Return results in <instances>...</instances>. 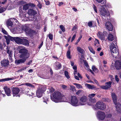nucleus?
<instances>
[{
    "label": "nucleus",
    "instance_id": "22",
    "mask_svg": "<svg viewBox=\"0 0 121 121\" xmlns=\"http://www.w3.org/2000/svg\"><path fill=\"white\" fill-rule=\"evenodd\" d=\"M23 29V26L22 25H20L17 26L16 28H15V30L16 31L19 33H21L22 32V30Z\"/></svg>",
    "mask_w": 121,
    "mask_h": 121
},
{
    "label": "nucleus",
    "instance_id": "48",
    "mask_svg": "<svg viewBox=\"0 0 121 121\" xmlns=\"http://www.w3.org/2000/svg\"><path fill=\"white\" fill-rule=\"evenodd\" d=\"M70 89L71 90H72L73 91L75 90V87L73 86L70 85Z\"/></svg>",
    "mask_w": 121,
    "mask_h": 121
},
{
    "label": "nucleus",
    "instance_id": "32",
    "mask_svg": "<svg viewBox=\"0 0 121 121\" xmlns=\"http://www.w3.org/2000/svg\"><path fill=\"white\" fill-rule=\"evenodd\" d=\"M70 50L69 49L68 50L67 54V56L68 58L69 59H70L71 58V57L70 56Z\"/></svg>",
    "mask_w": 121,
    "mask_h": 121
},
{
    "label": "nucleus",
    "instance_id": "30",
    "mask_svg": "<svg viewBox=\"0 0 121 121\" xmlns=\"http://www.w3.org/2000/svg\"><path fill=\"white\" fill-rule=\"evenodd\" d=\"M12 78H7L0 79V82H3L13 80Z\"/></svg>",
    "mask_w": 121,
    "mask_h": 121
},
{
    "label": "nucleus",
    "instance_id": "44",
    "mask_svg": "<svg viewBox=\"0 0 121 121\" xmlns=\"http://www.w3.org/2000/svg\"><path fill=\"white\" fill-rule=\"evenodd\" d=\"M95 95V94H90L89 95V96L90 98V99L92 98Z\"/></svg>",
    "mask_w": 121,
    "mask_h": 121
},
{
    "label": "nucleus",
    "instance_id": "10",
    "mask_svg": "<svg viewBox=\"0 0 121 121\" xmlns=\"http://www.w3.org/2000/svg\"><path fill=\"white\" fill-rule=\"evenodd\" d=\"M107 32L106 31H104L103 33L100 31H99L97 34V35L101 40H104L105 37L107 36Z\"/></svg>",
    "mask_w": 121,
    "mask_h": 121
},
{
    "label": "nucleus",
    "instance_id": "63",
    "mask_svg": "<svg viewBox=\"0 0 121 121\" xmlns=\"http://www.w3.org/2000/svg\"><path fill=\"white\" fill-rule=\"evenodd\" d=\"M77 75L80 78H82V77L81 76V75L79 73H78Z\"/></svg>",
    "mask_w": 121,
    "mask_h": 121
},
{
    "label": "nucleus",
    "instance_id": "19",
    "mask_svg": "<svg viewBox=\"0 0 121 121\" xmlns=\"http://www.w3.org/2000/svg\"><path fill=\"white\" fill-rule=\"evenodd\" d=\"M28 13L30 15L34 16L37 14V12L33 9H30L28 11Z\"/></svg>",
    "mask_w": 121,
    "mask_h": 121
},
{
    "label": "nucleus",
    "instance_id": "39",
    "mask_svg": "<svg viewBox=\"0 0 121 121\" xmlns=\"http://www.w3.org/2000/svg\"><path fill=\"white\" fill-rule=\"evenodd\" d=\"M60 27L62 31L63 32L65 31V29L64 26L62 25H60Z\"/></svg>",
    "mask_w": 121,
    "mask_h": 121
},
{
    "label": "nucleus",
    "instance_id": "29",
    "mask_svg": "<svg viewBox=\"0 0 121 121\" xmlns=\"http://www.w3.org/2000/svg\"><path fill=\"white\" fill-rule=\"evenodd\" d=\"M8 47H7V52L9 54V58H11L12 56V51L11 50H10L8 48Z\"/></svg>",
    "mask_w": 121,
    "mask_h": 121
},
{
    "label": "nucleus",
    "instance_id": "47",
    "mask_svg": "<svg viewBox=\"0 0 121 121\" xmlns=\"http://www.w3.org/2000/svg\"><path fill=\"white\" fill-rule=\"evenodd\" d=\"M29 6H30L31 7H34L35 6V5L33 3H28Z\"/></svg>",
    "mask_w": 121,
    "mask_h": 121
},
{
    "label": "nucleus",
    "instance_id": "43",
    "mask_svg": "<svg viewBox=\"0 0 121 121\" xmlns=\"http://www.w3.org/2000/svg\"><path fill=\"white\" fill-rule=\"evenodd\" d=\"M48 37L51 40H52L53 39V35L51 34L50 33L48 35Z\"/></svg>",
    "mask_w": 121,
    "mask_h": 121
},
{
    "label": "nucleus",
    "instance_id": "21",
    "mask_svg": "<svg viewBox=\"0 0 121 121\" xmlns=\"http://www.w3.org/2000/svg\"><path fill=\"white\" fill-rule=\"evenodd\" d=\"M4 89L7 95L8 96H10L11 91L10 89L6 86H5Z\"/></svg>",
    "mask_w": 121,
    "mask_h": 121
},
{
    "label": "nucleus",
    "instance_id": "46",
    "mask_svg": "<svg viewBox=\"0 0 121 121\" xmlns=\"http://www.w3.org/2000/svg\"><path fill=\"white\" fill-rule=\"evenodd\" d=\"M1 30L2 32L4 34L6 35H8V33L4 29L2 28Z\"/></svg>",
    "mask_w": 121,
    "mask_h": 121
},
{
    "label": "nucleus",
    "instance_id": "17",
    "mask_svg": "<svg viewBox=\"0 0 121 121\" xmlns=\"http://www.w3.org/2000/svg\"><path fill=\"white\" fill-rule=\"evenodd\" d=\"M1 65L4 67L7 66L9 64V61L8 60L4 59L0 62Z\"/></svg>",
    "mask_w": 121,
    "mask_h": 121
},
{
    "label": "nucleus",
    "instance_id": "12",
    "mask_svg": "<svg viewBox=\"0 0 121 121\" xmlns=\"http://www.w3.org/2000/svg\"><path fill=\"white\" fill-rule=\"evenodd\" d=\"M115 66L117 70H119L121 69V60H117L115 63Z\"/></svg>",
    "mask_w": 121,
    "mask_h": 121
},
{
    "label": "nucleus",
    "instance_id": "26",
    "mask_svg": "<svg viewBox=\"0 0 121 121\" xmlns=\"http://www.w3.org/2000/svg\"><path fill=\"white\" fill-rule=\"evenodd\" d=\"M22 44L25 45H28V42L27 40L25 39L22 37Z\"/></svg>",
    "mask_w": 121,
    "mask_h": 121
},
{
    "label": "nucleus",
    "instance_id": "54",
    "mask_svg": "<svg viewBox=\"0 0 121 121\" xmlns=\"http://www.w3.org/2000/svg\"><path fill=\"white\" fill-rule=\"evenodd\" d=\"M103 100L105 101H110V99H107L106 98H104L103 99Z\"/></svg>",
    "mask_w": 121,
    "mask_h": 121
},
{
    "label": "nucleus",
    "instance_id": "24",
    "mask_svg": "<svg viewBox=\"0 0 121 121\" xmlns=\"http://www.w3.org/2000/svg\"><path fill=\"white\" fill-rule=\"evenodd\" d=\"M111 96L113 101L114 104H116L117 103V97L116 94L114 93H111Z\"/></svg>",
    "mask_w": 121,
    "mask_h": 121
},
{
    "label": "nucleus",
    "instance_id": "13",
    "mask_svg": "<svg viewBox=\"0 0 121 121\" xmlns=\"http://www.w3.org/2000/svg\"><path fill=\"white\" fill-rule=\"evenodd\" d=\"M112 82H109L106 83L105 86H100L101 88L104 89H107L110 88L111 87V85L112 84Z\"/></svg>",
    "mask_w": 121,
    "mask_h": 121
},
{
    "label": "nucleus",
    "instance_id": "2",
    "mask_svg": "<svg viewBox=\"0 0 121 121\" xmlns=\"http://www.w3.org/2000/svg\"><path fill=\"white\" fill-rule=\"evenodd\" d=\"M110 50L112 55L114 57L117 58V56L118 55V50L116 48L115 44L113 43H111L109 45Z\"/></svg>",
    "mask_w": 121,
    "mask_h": 121
},
{
    "label": "nucleus",
    "instance_id": "42",
    "mask_svg": "<svg viewBox=\"0 0 121 121\" xmlns=\"http://www.w3.org/2000/svg\"><path fill=\"white\" fill-rule=\"evenodd\" d=\"M112 116V115L111 114L109 113L107 114L106 115L105 117L107 118H110Z\"/></svg>",
    "mask_w": 121,
    "mask_h": 121
},
{
    "label": "nucleus",
    "instance_id": "6",
    "mask_svg": "<svg viewBox=\"0 0 121 121\" xmlns=\"http://www.w3.org/2000/svg\"><path fill=\"white\" fill-rule=\"evenodd\" d=\"M18 22L15 18H11L8 19L6 21V24L8 26H12L16 24V23Z\"/></svg>",
    "mask_w": 121,
    "mask_h": 121
},
{
    "label": "nucleus",
    "instance_id": "33",
    "mask_svg": "<svg viewBox=\"0 0 121 121\" xmlns=\"http://www.w3.org/2000/svg\"><path fill=\"white\" fill-rule=\"evenodd\" d=\"M56 65L57 69H60L61 67V64L58 62H56L55 63Z\"/></svg>",
    "mask_w": 121,
    "mask_h": 121
},
{
    "label": "nucleus",
    "instance_id": "38",
    "mask_svg": "<svg viewBox=\"0 0 121 121\" xmlns=\"http://www.w3.org/2000/svg\"><path fill=\"white\" fill-rule=\"evenodd\" d=\"M6 9L5 8H3L0 7V13L3 12L6 10Z\"/></svg>",
    "mask_w": 121,
    "mask_h": 121
},
{
    "label": "nucleus",
    "instance_id": "58",
    "mask_svg": "<svg viewBox=\"0 0 121 121\" xmlns=\"http://www.w3.org/2000/svg\"><path fill=\"white\" fill-rule=\"evenodd\" d=\"M93 8L94 9V11H95V12L96 13H97V9H96V6H95L94 5H93Z\"/></svg>",
    "mask_w": 121,
    "mask_h": 121
},
{
    "label": "nucleus",
    "instance_id": "37",
    "mask_svg": "<svg viewBox=\"0 0 121 121\" xmlns=\"http://www.w3.org/2000/svg\"><path fill=\"white\" fill-rule=\"evenodd\" d=\"M92 69L93 71L95 72H98V70L94 66H93L92 67Z\"/></svg>",
    "mask_w": 121,
    "mask_h": 121
},
{
    "label": "nucleus",
    "instance_id": "40",
    "mask_svg": "<svg viewBox=\"0 0 121 121\" xmlns=\"http://www.w3.org/2000/svg\"><path fill=\"white\" fill-rule=\"evenodd\" d=\"M89 100L92 103H94L96 102V100L95 99H89Z\"/></svg>",
    "mask_w": 121,
    "mask_h": 121
},
{
    "label": "nucleus",
    "instance_id": "8",
    "mask_svg": "<svg viewBox=\"0 0 121 121\" xmlns=\"http://www.w3.org/2000/svg\"><path fill=\"white\" fill-rule=\"evenodd\" d=\"M96 107L101 110H104L106 108L105 104L102 101H99L95 105Z\"/></svg>",
    "mask_w": 121,
    "mask_h": 121
},
{
    "label": "nucleus",
    "instance_id": "7",
    "mask_svg": "<svg viewBox=\"0 0 121 121\" xmlns=\"http://www.w3.org/2000/svg\"><path fill=\"white\" fill-rule=\"evenodd\" d=\"M88 99L85 96H83L79 98V105H85L87 103Z\"/></svg>",
    "mask_w": 121,
    "mask_h": 121
},
{
    "label": "nucleus",
    "instance_id": "28",
    "mask_svg": "<svg viewBox=\"0 0 121 121\" xmlns=\"http://www.w3.org/2000/svg\"><path fill=\"white\" fill-rule=\"evenodd\" d=\"M77 50L78 52L81 54H83L84 52V50L79 46L77 47Z\"/></svg>",
    "mask_w": 121,
    "mask_h": 121
},
{
    "label": "nucleus",
    "instance_id": "16",
    "mask_svg": "<svg viewBox=\"0 0 121 121\" xmlns=\"http://www.w3.org/2000/svg\"><path fill=\"white\" fill-rule=\"evenodd\" d=\"M22 37H13V40L17 44H22Z\"/></svg>",
    "mask_w": 121,
    "mask_h": 121
},
{
    "label": "nucleus",
    "instance_id": "45",
    "mask_svg": "<svg viewBox=\"0 0 121 121\" xmlns=\"http://www.w3.org/2000/svg\"><path fill=\"white\" fill-rule=\"evenodd\" d=\"M77 29V25H75L73 28L72 31H74L75 30H76Z\"/></svg>",
    "mask_w": 121,
    "mask_h": 121
},
{
    "label": "nucleus",
    "instance_id": "25",
    "mask_svg": "<svg viewBox=\"0 0 121 121\" xmlns=\"http://www.w3.org/2000/svg\"><path fill=\"white\" fill-rule=\"evenodd\" d=\"M85 86L89 89H95L96 88V87L93 85H91L88 84H86L85 85Z\"/></svg>",
    "mask_w": 121,
    "mask_h": 121
},
{
    "label": "nucleus",
    "instance_id": "53",
    "mask_svg": "<svg viewBox=\"0 0 121 121\" xmlns=\"http://www.w3.org/2000/svg\"><path fill=\"white\" fill-rule=\"evenodd\" d=\"M31 84L29 83H26L24 84H22V85H26L27 86H28L29 87H30V86L31 85Z\"/></svg>",
    "mask_w": 121,
    "mask_h": 121
},
{
    "label": "nucleus",
    "instance_id": "11",
    "mask_svg": "<svg viewBox=\"0 0 121 121\" xmlns=\"http://www.w3.org/2000/svg\"><path fill=\"white\" fill-rule=\"evenodd\" d=\"M97 116L99 120H103L105 118L106 115L104 112L99 111L97 112Z\"/></svg>",
    "mask_w": 121,
    "mask_h": 121
},
{
    "label": "nucleus",
    "instance_id": "59",
    "mask_svg": "<svg viewBox=\"0 0 121 121\" xmlns=\"http://www.w3.org/2000/svg\"><path fill=\"white\" fill-rule=\"evenodd\" d=\"M84 65L87 68H88L89 67V66L88 65V63L86 62H85L84 63Z\"/></svg>",
    "mask_w": 121,
    "mask_h": 121
},
{
    "label": "nucleus",
    "instance_id": "50",
    "mask_svg": "<svg viewBox=\"0 0 121 121\" xmlns=\"http://www.w3.org/2000/svg\"><path fill=\"white\" fill-rule=\"evenodd\" d=\"M82 37V35H81L80 37L78 38L77 40V42H76L75 44H77L80 41Z\"/></svg>",
    "mask_w": 121,
    "mask_h": 121
},
{
    "label": "nucleus",
    "instance_id": "31",
    "mask_svg": "<svg viewBox=\"0 0 121 121\" xmlns=\"http://www.w3.org/2000/svg\"><path fill=\"white\" fill-rule=\"evenodd\" d=\"M29 7L28 4H26L23 6V9L24 10H26L28 9Z\"/></svg>",
    "mask_w": 121,
    "mask_h": 121
},
{
    "label": "nucleus",
    "instance_id": "51",
    "mask_svg": "<svg viewBox=\"0 0 121 121\" xmlns=\"http://www.w3.org/2000/svg\"><path fill=\"white\" fill-rule=\"evenodd\" d=\"M7 0H2L1 1H0V4H5Z\"/></svg>",
    "mask_w": 121,
    "mask_h": 121
},
{
    "label": "nucleus",
    "instance_id": "9",
    "mask_svg": "<svg viewBox=\"0 0 121 121\" xmlns=\"http://www.w3.org/2000/svg\"><path fill=\"white\" fill-rule=\"evenodd\" d=\"M70 101L71 104L73 106H76L79 105L77 98L74 96L71 97Z\"/></svg>",
    "mask_w": 121,
    "mask_h": 121
},
{
    "label": "nucleus",
    "instance_id": "1",
    "mask_svg": "<svg viewBox=\"0 0 121 121\" xmlns=\"http://www.w3.org/2000/svg\"><path fill=\"white\" fill-rule=\"evenodd\" d=\"M51 99L53 101L58 103L66 101L65 97L59 91H55L52 94V97L51 96Z\"/></svg>",
    "mask_w": 121,
    "mask_h": 121
},
{
    "label": "nucleus",
    "instance_id": "18",
    "mask_svg": "<svg viewBox=\"0 0 121 121\" xmlns=\"http://www.w3.org/2000/svg\"><path fill=\"white\" fill-rule=\"evenodd\" d=\"M12 92L13 95V96H17V95L20 91L19 89L15 87L13 88V90Z\"/></svg>",
    "mask_w": 121,
    "mask_h": 121
},
{
    "label": "nucleus",
    "instance_id": "3",
    "mask_svg": "<svg viewBox=\"0 0 121 121\" xmlns=\"http://www.w3.org/2000/svg\"><path fill=\"white\" fill-rule=\"evenodd\" d=\"M19 52L21 54L20 56V58H28L30 56V54L28 50L26 48H23L20 49Z\"/></svg>",
    "mask_w": 121,
    "mask_h": 121
},
{
    "label": "nucleus",
    "instance_id": "62",
    "mask_svg": "<svg viewBox=\"0 0 121 121\" xmlns=\"http://www.w3.org/2000/svg\"><path fill=\"white\" fill-rule=\"evenodd\" d=\"M73 68L74 70H77V67L76 65H74L73 66Z\"/></svg>",
    "mask_w": 121,
    "mask_h": 121
},
{
    "label": "nucleus",
    "instance_id": "20",
    "mask_svg": "<svg viewBox=\"0 0 121 121\" xmlns=\"http://www.w3.org/2000/svg\"><path fill=\"white\" fill-rule=\"evenodd\" d=\"M4 37L6 40L7 44H8L10 42V40L13 41V37H12L10 36L9 35L7 36H4Z\"/></svg>",
    "mask_w": 121,
    "mask_h": 121
},
{
    "label": "nucleus",
    "instance_id": "4",
    "mask_svg": "<svg viewBox=\"0 0 121 121\" xmlns=\"http://www.w3.org/2000/svg\"><path fill=\"white\" fill-rule=\"evenodd\" d=\"M46 89L45 86L39 85L36 91V95L37 97L39 98L41 97L43 94V92L46 90Z\"/></svg>",
    "mask_w": 121,
    "mask_h": 121
},
{
    "label": "nucleus",
    "instance_id": "36",
    "mask_svg": "<svg viewBox=\"0 0 121 121\" xmlns=\"http://www.w3.org/2000/svg\"><path fill=\"white\" fill-rule=\"evenodd\" d=\"M88 48L90 51L93 54H95V52L94 50L91 47L89 46L88 47Z\"/></svg>",
    "mask_w": 121,
    "mask_h": 121
},
{
    "label": "nucleus",
    "instance_id": "49",
    "mask_svg": "<svg viewBox=\"0 0 121 121\" xmlns=\"http://www.w3.org/2000/svg\"><path fill=\"white\" fill-rule=\"evenodd\" d=\"M44 100H43V102H45L47 104V102L48 101V99L46 97L43 98Z\"/></svg>",
    "mask_w": 121,
    "mask_h": 121
},
{
    "label": "nucleus",
    "instance_id": "64",
    "mask_svg": "<svg viewBox=\"0 0 121 121\" xmlns=\"http://www.w3.org/2000/svg\"><path fill=\"white\" fill-rule=\"evenodd\" d=\"M81 91L79 90L76 93V94L77 95H79L81 92Z\"/></svg>",
    "mask_w": 121,
    "mask_h": 121
},
{
    "label": "nucleus",
    "instance_id": "5",
    "mask_svg": "<svg viewBox=\"0 0 121 121\" xmlns=\"http://www.w3.org/2000/svg\"><path fill=\"white\" fill-rule=\"evenodd\" d=\"M105 6L104 5H100L99 8V11L100 15L104 17L109 16L110 15L108 11L106 10L104 8Z\"/></svg>",
    "mask_w": 121,
    "mask_h": 121
},
{
    "label": "nucleus",
    "instance_id": "55",
    "mask_svg": "<svg viewBox=\"0 0 121 121\" xmlns=\"http://www.w3.org/2000/svg\"><path fill=\"white\" fill-rule=\"evenodd\" d=\"M115 78L117 82H118L119 81V79L118 78V76L116 75L115 76Z\"/></svg>",
    "mask_w": 121,
    "mask_h": 121
},
{
    "label": "nucleus",
    "instance_id": "27",
    "mask_svg": "<svg viewBox=\"0 0 121 121\" xmlns=\"http://www.w3.org/2000/svg\"><path fill=\"white\" fill-rule=\"evenodd\" d=\"M107 39L109 41H112L114 39L113 35L111 34H109L108 35Z\"/></svg>",
    "mask_w": 121,
    "mask_h": 121
},
{
    "label": "nucleus",
    "instance_id": "15",
    "mask_svg": "<svg viewBox=\"0 0 121 121\" xmlns=\"http://www.w3.org/2000/svg\"><path fill=\"white\" fill-rule=\"evenodd\" d=\"M106 27L109 31H112L113 29V27L111 23L110 22H107L105 24Z\"/></svg>",
    "mask_w": 121,
    "mask_h": 121
},
{
    "label": "nucleus",
    "instance_id": "23",
    "mask_svg": "<svg viewBox=\"0 0 121 121\" xmlns=\"http://www.w3.org/2000/svg\"><path fill=\"white\" fill-rule=\"evenodd\" d=\"M116 106V110L118 112L121 113V104L119 103H116L115 104Z\"/></svg>",
    "mask_w": 121,
    "mask_h": 121
},
{
    "label": "nucleus",
    "instance_id": "57",
    "mask_svg": "<svg viewBox=\"0 0 121 121\" xmlns=\"http://www.w3.org/2000/svg\"><path fill=\"white\" fill-rule=\"evenodd\" d=\"M76 36V34H74L73 36V37H72V39H71V42H72L74 40V39H75V38Z\"/></svg>",
    "mask_w": 121,
    "mask_h": 121
},
{
    "label": "nucleus",
    "instance_id": "35",
    "mask_svg": "<svg viewBox=\"0 0 121 121\" xmlns=\"http://www.w3.org/2000/svg\"><path fill=\"white\" fill-rule=\"evenodd\" d=\"M65 77L67 79H69L70 77L69 75L68 72L67 71H65Z\"/></svg>",
    "mask_w": 121,
    "mask_h": 121
},
{
    "label": "nucleus",
    "instance_id": "56",
    "mask_svg": "<svg viewBox=\"0 0 121 121\" xmlns=\"http://www.w3.org/2000/svg\"><path fill=\"white\" fill-rule=\"evenodd\" d=\"M63 89H66L67 88V86L65 85L62 84L61 85Z\"/></svg>",
    "mask_w": 121,
    "mask_h": 121
},
{
    "label": "nucleus",
    "instance_id": "14",
    "mask_svg": "<svg viewBox=\"0 0 121 121\" xmlns=\"http://www.w3.org/2000/svg\"><path fill=\"white\" fill-rule=\"evenodd\" d=\"M22 59L18 60H15V62L16 64L19 65L20 64L24 63L25 62L27 58H20Z\"/></svg>",
    "mask_w": 121,
    "mask_h": 121
},
{
    "label": "nucleus",
    "instance_id": "41",
    "mask_svg": "<svg viewBox=\"0 0 121 121\" xmlns=\"http://www.w3.org/2000/svg\"><path fill=\"white\" fill-rule=\"evenodd\" d=\"M98 44H99V41L98 39H95V40L94 41V45L95 46H96Z\"/></svg>",
    "mask_w": 121,
    "mask_h": 121
},
{
    "label": "nucleus",
    "instance_id": "52",
    "mask_svg": "<svg viewBox=\"0 0 121 121\" xmlns=\"http://www.w3.org/2000/svg\"><path fill=\"white\" fill-rule=\"evenodd\" d=\"M88 25L90 27H91L92 25V23L91 22H89L88 24Z\"/></svg>",
    "mask_w": 121,
    "mask_h": 121
},
{
    "label": "nucleus",
    "instance_id": "34",
    "mask_svg": "<svg viewBox=\"0 0 121 121\" xmlns=\"http://www.w3.org/2000/svg\"><path fill=\"white\" fill-rule=\"evenodd\" d=\"M73 84L76 86V87L78 88L79 89L82 88V87L80 84L76 83H74Z\"/></svg>",
    "mask_w": 121,
    "mask_h": 121
},
{
    "label": "nucleus",
    "instance_id": "61",
    "mask_svg": "<svg viewBox=\"0 0 121 121\" xmlns=\"http://www.w3.org/2000/svg\"><path fill=\"white\" fill-rule=\"evenodd\" d=\"M29 19L30 21H33L34 20V17H32L29 18Z\"/></svg>",
    "mask_w": 121,
    "mask_h": 121
},
{
    "label": "nucleus",
    "instance_id": "60",
    "mask_svg": "<svg viewBox=\"0 0 121 121\" xmlns=\"http://www.w3.org/2000/svg\"><path fill=\"white\" fill-rule=\"evenodd\" d=\"M94 81L95 82V83L97 85H99V84L98 83V82L95 79H94Z\"/></svg>",
    "mask_w": 121,
    "mask_h": 121
}]
</instances>
